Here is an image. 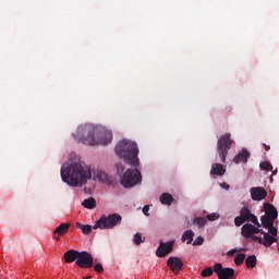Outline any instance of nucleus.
Instances as JSON below:
<instances>
[{
    "mask_svg": "<svg viewBox=\"0 0 279 279\" xmlns=\"http://www.w3.org/2000/svg\"><path fill=\"white\" fill-rule=\"evenodd\" d=\"M265 215L258 218L252 214V210L247 207H243L240 211L244 221H251L252 223H245L241 228V234L244 239H252L264 247H271L274 243H278V228L274 227V221L278 219V209L269 203L264 204Z\"/></svg>",
    "mask_w": 279,
    "mask_h": 279,
    "instance_id": "f257e3e1",
    "label": "nucleus"
},
{
    "mask_svg": "<svg viewBox=\"0 0 279 279\" xmlns=\"http://www.w3.org/2000/svg\"><path fill=\"white\" fill-rule=\"evenodd\" d=\"M116 154L126 162V165H131L135 169H128L121 178V184L124 189H132V186H136V184H141L143 182V175L141 174V170L137 169L141 161L138 159V145L136 142H132L129 140L121 141L116 146Z\"/></svg>",
    "mask_w": 279,
    "mask_h": 279,
    "instance_id": "f03ea898",
    "label": "nucleus"
},
{
    "mask_svg": "<svg viewBox=\"0 0 279 279\" xmlns=\"http://www.w3.org/2000/svg\"><path fill=\"white\" fill-rule=\"evenodd\" d=\"M74 138L83 145H110L112 143V131L106 130L94 124H85L77 128L73 133Z\"/></svg>",
    "mask_w": 279,
    "mask_h": 279,
    "instance_id": "7ed1b4c3",
    "label": "nucleus"
},
{
    "mask_svg": "<svg viewBox=\"0 0 279 279\" xmlns=\"http://www.w3.org/2000/svg\"><path fill=\"white\" fill-rule=\"evenodd\" d=\"M61 178L69 186H84L93 178V172L88 166L80 162L64 163L61 167Z\"/></svg>",
    "mask_w": 279,
    "mask_h": 279,
    "instance_id": "20e7f679",
    "label": "nucleus"
},
{
    "mask_svg": "<svg viewBox=\"0 0 279 279\" xmlns=\"http://www.w3.org/2000/svg\"><path fill=\"white\" fill-rule=\"evenodd\" d=\"M123 217L119 214L102 215L94 225V230H112L121 225Z\"/></svg>",
    "mask_w": 279,
    "mask_h": 279,
    "instance_id": "39448f33",
    "label": "nucleus"
},
{
    "mask_svg": "<svg viewBox=\"0 0 279 279\" xmlns=\"http://www.w3.org/2000/svg\"><path fill=\"white\" fill-rule=\"evenodd\" d=\"M232 135L230 133H226L221 135L217 142V151L218 157L220 158V162H226V158H228V151L232 149Z\"/></svg>",
    "mask_w": 279,
    "mask_h": 279,
    "instance_id": "423d86ee",
    "label": "nucleus"
},
{
    "mask_svg": "<svg viewBox=\"0 0 279 279\" xmlns=\"http://www.w3.org/2000/svg\"><path fill=\"white\" fill-rule=\"evenodd\" d=\"M75 263L81 269H90L95 265L93 255L86 251L78 252V257Z\"/></svg>",
    "mask_w": 279,
    "mask_h": 279,
    "instance_id": "0eeeda50",
    "label": "nucleus"
},
{
    "mask_svg": "<svg viewBox=\"0 0 279 279\" xmlns=\"http://www.w3.org/2000/svg\"><path fill=\"white\" fill-rule=\"evenodd\" d=\"M214 271L218 276V279L234 278V269L223 268V265H221V263L215 264Z\"/></svg>",
    "mask_w": 279,
    "mask_h": 279,
    "instance_id": "6e6552de",
    "label": "nucleus"
},
{
    "mask_svg": "<svg viewBox=\"0 0 279 279\" xmlns=\"http://www.w3.org/2000/svg\"><path fill=\"white\" fill-rule=\"evenodd\" d=\"M174 241H169V242H159V246L156 250V256H158V258H165V256H167L168 254H171V252H173V245H174Z\"/></svg>",
    "mask_w": 279,
    "mask_h": 279,
    "instance_id": "1a4fd4ad",
    "label": "nucleus"
},
{
    "mask_svg": "<svg viewBox=\"0 0 279 279\" xmlns=\"http://www.w3.org/2000/svg\"><path fill=\"white\" fill-rule=\"evenodd\" d=\"M168 267L173 274H180L184 267V262L180 257H169L167 262Z\"/></svg>",
    "mask_w": 279,
    "mask_h": 279,
    "instance_id": "9d476101",
    "label": "nucleus"
},
{
    "mask_svg": "<svg viewBox=\"0 0 279 279\" xmlns=\"http://www.w3.org/2000/svg\"><path fill=\"white\" fill-rule=\"evenodd\" d=\"M250 193L253 202H263L267 197V190L265 187H251Z\"/></svg>",
    "mask_w": 279,
    "mask_h": 279,
    "instance_id": "9b49d317",
    "label": "nucleus"
},
{
    "mask_svg": "<svg viewBox=\"0 0 279 279\" xmlns=\"http://www.w3.org/2000/svg\"><path fill=\"white\" fill-rule=\"evenodd\" d=\"M69 228H71V223H61L59 227H57L52 233V238L54 241H60V236H64L66 232H69Z\"/></svg>",
    "mask_w": 279,
    "mask_h": 279,
    "instance_id": "f8f14e48",
    "label": "nucleus"
},
{
    "mask_svg": "<svg viewBox=\"0 0 279 279\" xmlns=\"http://www.w3.org/2000/svg\"><path fill=\"white\" fill-rule=\"evenodd\" d=\"M80 256V252L76 250H69L64 253L63 258L65 263H75Z\"/></svg>",
    "mask_w": 279,
    "mask_h": 279,
    "instance_id": "ddd939ff",
    "label": "nucleus"
},
{
    "mask_svg": "<svg viewBox=\"0 0 279 279\" xmlns=\"http://www.w3.org/2000/svg\"><path fill=\"white\" fill-rule=\"evenodd\" d=\"M247 158H250V151L242 149V151L233 158V162H235V165H239V162H247Z\"/></svg>",
    "mask_w": 279,
    "mask_h": 279,
    "instance_id": "4468645a",
    "label": "nucleus"
},
{
    "mask_svg": "<svg viewBox=\"0 0 279 279\" xmlns=\"http://www.w3.org/2000/svg\"><path fill=\"white\" fill-rule=\"evenodd\" d=\"M210 173L211 175H226V169L221 163H214Z\"/></svg>",
    "mask_w": 279,
    "mask_h": 279,
    "instance_id": "2eb2a0df",
    "label": "nucleus"
},
{
    "mask_svg": "<svg viewBox=\"0 0 279 279\" xmlns=\"http://www.w3.org/2000/svg\"><path fill=\"white\" fill-rule=\"evenodd\" d=\"M82 206H84V208L93 210V208H96L97 206V201L94 197H89L83 201Z\"/></svg>",
    "mask_w": 279,
    "mask_h": 279,
    "instance_id": "dca6fc26",
    "label": "nucleus"
},
{
    "mask_svg": "<svg viewBox=\"0 0 279 279\" xmlns=\"http://www.w3.org/2000/svg\"><path fill=\"white\" fill-rule=\"evenodd\" d=\"M161 204H165L166 206H171L173 204V196L169 193H163L160 196Z\"/></svg>",
    "mask_w": 279,
    "mask_h": 279,
    "instance_id": "f3484780",
    "label": "nucleus"
},
{
    "mask_svg": "<svg viewBox=\"0 0 279 279\" xmlns=\"http://www.w3.org/2000/svg\"><path fill=\"white\" fill-rule=\"evenodd\" d=\"M193 236H195L193 230H187L183 233L182 241H187V245H191V243H193Z\"/></svg>",
    "mask_w": 279,
    "mask_h": 279,
    "instance_id": "a211bd4d",
    "label": "nucleus"
},
{
    "mask_svg": "<svg viewBox=\"0 0 279 279\" xmlns=\"http://www.w3.org/2000/svg\"><path fill=\"white\" fill-rule=\"evenodd\" d=\"M76 228H80L82 230L83 234H90L93 232V226L90 225H82L80 222L76 223Z\"/></svg>",
    "mask_w": 279,
    "mask_h": 279,
    "instance_id": "6ab92c4d",
    "label": "nucleus"
},
{
    "mask_svg": "<svg viewBox=\"0 0 279 279\" xmlns=\"http://www.w3.org/2000/svg\"><path fill=\"white\" fill-rule=\"evenodd\" d=\"M245 265L248 269H254L256 267V257L255 255H250L245 259Z\"/></svg>",
    "mask_w": 279,
    "mask_h": 279,
    "instance_id": "aec40b11",
    "label": "nucleus"
},
{
    "mask_svg": "<svg viewBox=\"0 0 279 279\" xmlns=\"http://www.w3.org/2000/svg\"><path fill=\"white\" fill-rule=\"evenodd\" d=\"M133 243L134 245H141V243H145V238H143V234L141 232L134 234Z\"/></svg>",
    "mask_w": 279,
    "mask_h": 279,
    "instance_id": "412c9836",
    "label": "nucleus"
},
{
    "mask_svg": "<svg viewBox=\"0 0 279 279\" xmlns=\"http://www.w3.org/2000/svg\"><path fill=\"white\" fill-rule=\"evenodd\" d=\"M194 223L198 226V228H204V226L208 223V219L204 217H198L194 219Z\"/></svg>",
    "mask_w": 279,
    "mask_h": 279,
    "instance_id": "4be33fe9",
    "label": "nucleus"
},
{
    "mask_svg": "<svg viewBox=\"0 0 279 279\" xmlns=\"http://www.w3.org/2000/svg\"><path fill=\"white\" fill-rule=\"evenodd\" d=\"M96 178L98 182H104V183L108 182V174L104 171H98L96 173Z\"/></svg>",
    "mask_w": 279,
    "mask_h": 279,
    "instance_id": "5701e85b",
    "label": "nucleus"
},
{
    "mask_svg": "<svg viewBox=\"0 0 279 279\" xmlns=\"http://www.w3.org/2000/svg\"><path fill=\"white\" fill-rule=\"evenodd\" d=\"M245 262V254L244 253H239L235 258H234V263L235 265L239 267L240 265H243V263Z\"/></svg>",
    "mask_w": 279,
    "mask_h": 279,
    "instance_id": "b1692460",
    "label": "nucleus"
},
{
    "mask_svg": "<svg viewBox=\"0 0 279 279\" xmlns=\"http://www.w3.org/2000/svg\"><path fill=\"white\" fill-rule=\"evenodd\" d=\"M262 171H272L274 170V167L271 166L270 162L268 161H263L260 165H259Z\"/></svg>",
    "mask_w": 279,
    "mask_h": 279,
    "instance_id": "393cba45",
    "label": "nucleus"
},
{
    "mask_svg": "<svg viewBox=\"0 0 279 279\" xmlns=\"http://www.w3.org/2000/svg\"><path fill=\"white\" fill-rule=\"evenodd\" d=\"M214 274L213 268L208 267L205 268L202 272L201 276H203V278H210V276Z\"/></svg>",
    "mask_w": 279,
    "mask_h": 279,
    "instance_id": "a878e982",
    "label": "nucleus"
},
{
    "mask_svg": "<svg viewBox=\"0 0 279 279\" xmlns=\"http://www.w3.org/2000/svg\"><path fill=\"white\" fill-rule=\"evenodd\" d=\"M234 223L235 226L239 228L240 226H243V223H245V220L242 218V216H236L234 218Z\"/></svg>",
    "mask_w": 279,
    "mask_h": 279,
    "instance_id": "bb28decb",
    "label": "nucleus"
},
{
    "mask_svg": "<svg viewBox=\"0 0 279 279\" xmlns=\"http://www.w3.org/2000/svg\"><path fill=\"white\" fill-rule=\"evenodd\" d=\"M94 270L96 271V274H104V265H101L100 263L96 264L94 266Z\"/></svg>",
    "mask_w": 279,
    "mask_h": 279,
    "instance_id": "cd10ccee",
    "label": "nucleus"
},
{
    "mask_svg": "<svg viewBox=\"0 0 279 279\" xmlns=\"http://www.w3.org/2000/svg\"><path fill=\"white\" fill-rule=\"evenodd\" d=\"M207 219H208V221H217V219H219V214H217V213L209 214V215H207Z\"/></svg>",
    "mask_w": 279,
    "mask_h": 279,
    "instance_id": "c85d7f7f",
    "label": "nucleus"
},
{
    "mask_svg": "<svg viewBox=\"0 0 279 279\" xmlns=\"http://www.w3.org/2000/svg\"><path fill=\"white\" fill-rule=\"evenodd\" d=\"M192 245H204V239L202 236H197Z\"/></svg>",
    "mask_w": 279,
    "mask_h": 279,
    "instance_id": "c756f323",
    "label": "nucleus"
},
{
    "mask_svg": "<svg viewBox=\"0 0 279 279\" xmlns=\"http://www.w3.org/2000/svg\"><path fill=\"white\" fill-rule=\"evenodd\" d=\"M238 251L243 252V248H240V250L233 248V250H230L227 254L229 256H234V254H236Z\"/></svg>",
    "mask_w": 279,
    "mask_h": 279,
    "instance_id": "7c9ffc66",
    "label": "nucleus"
},
{
    "mask_svg": "<svg viewBox=\"0 0 279 279\" xmlns=\"http://www.w3.org/2000/svg\"><path fill=\"white\" fill-rule=\"evenodd\" d=\"M143 213L146 217H149V206L148 205H145L144 208H143Z\"/></svg>",
    "mask_w": 279,
    "mask_h": 279,
    "instance_id": "2f4dec72",
    "label": "nucleus"
},
{
    "mask_svg": "<svg viewBox=\"0 0 279 279\" xmlns=\"http://www.w3.org/2000/svg\"><path fill=\"white\" fill-rule=\"evenodd\" d=\"M117 171H118V173H123V171H125V168L121 165H118L117 166Z\"/></svg>",
    "mask_w": 279,
    "mask_h": 279,
    "instance_id": "473e14b6",
    "label": "nucleus"
},
{
    "mask_svg": "<svg viewBox=\"0 0 279 279\" xmlns=\"http://www.w3.org/2000/svg\"><path fill=\"white\" fill-rule=\"evenodd\" d=\"M277 174H278V169L272 170V174L270 177V182H274V175H277Z\"/></svg>",
    "mask_w": 279,
    "mask_h": 279,
    "instance_id": "72a5a7b5",
    "label": "nucleus"
},
{
    "mask_svg": "<svg viewBox=\"0 0 279 279\" xmlns=\"http://www.w3.org/2000/svg\"><path fill=\"white\" fill-rule=\"evenodd\" d=\"M263 146L265 147L266 151H269L271 149V147L267 144H263Z\"/></svg>",
    "mask_w": 279,
    "mask_h": 279,
    "instance_id": "f704fd0d",
    "label": "nucleus"
},
{
    "mask_svg": "<svg viewBox=\"0 0 279 279\" xmlns=\"http://www.w3.org/2000/svg\"><path fill=\"white\" fill-rule=\"evenodd\" d=\"M221 186L222 189H227V190L230 189V185H228L227 183H222Z\"/></svg>",
    "mask_w": 279,
    "mask_h": 279,
    "instance_id": "c9c22d12",
    "label": "nucleus"
},
{
    "mask_svg": "<svg viewBox=\"0 0 279 279\" xmlns=\"http://www.w3.org/2000/svg\"><path fill=\"white\" fill-rule=\"evenodd\" d=\"M90 278H93V277H85V278H83V279H90Z\"/></svg>",
    "mask_w": 279,
    "mask_h": 279,
    "instance_id": "e433bc0d",
    "label": "nucleus"
}]
</instances>
